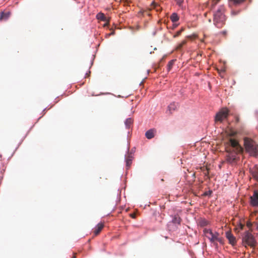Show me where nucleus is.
Segmentation results:
<instances>
[{
  "label": "nucleus",
  "instance_id": "4be33fe9",
  "mask_svg": "<svg viewBox=\"0 0 258 258\" xmlns=\"http://www.w3.org/2000/svg\"><path fill=\"white\" fill-rule=\"evenodd\" d=\"M151 6L152 7V8L153 9H156L157 11L160 10V8L159 5L155 2H153L151 4Z\"/></svg>",
  "mask_w": 258,
  "mask_h": 258
},
{
  "label": "nucleus",
  "instance_id": "2eb2a0df",
  "mask_svg": "<svg viewBox=\"0 0 258 258\" xmlns=\"http://www.w3.org/2000/svg\"><path fill=\"white\" fill-rule=\"evenodd\" d=\"M170 18L171 21L173 23L177 22L179 19L178 15L176 13L172 14V15L170 16Z\"/></svg>",
  "mask_w": 258,
  "mask_h": 258
},
{
  "label": "nucleus",
  "instance_id": "7ed1b4c3",
  "mask_svg": "<svg viewBox=\"0 0 258 258\" xmlns=\"http://www.w3.org/2000/svg\"><path fill=\"white\" fill-rule=\"evenodd\" d=\"M255 240L251 233L248 231H245L242 236L243 245L245 247L247 245L251 247H253L255 246Z\"/></svg>",
  "mask_w": 258,
  "mask_h": 258
},
{
  "label": "nucleus",
  "instance_id": "6e6552de",
  "mask_svg": "<svg viewBox=\"0 0 258 258\" xmlns=\"http://www.w3.org/2000/svg\"><path fill=\"white\" fill-rule=\"evenodd\" d=\"M226 237L228 239L229 243L234 245L236 244V240L235 237L230 231H227L226 233Z\"/></svg>",
  "mask_w": 258,
  "mask_h": 258
},
{
  "label": "nucleus",
  "instance_id": "bb28decb",
  "mask_svg": "<svg viewBox=\"0 0 258 258\" xmlns=\"http://www.w3.org/2000/svg\"><path fill=\"white\" fill-rule=\"evenodd\" d=\"M208 224V222L205 220H202L201 221V225L202 226H205Z\"/></svg>",
  "mask_w": 258,
  "mask_h": 258
},
{
  "label": "nucleus",
  "instance_id": "7c9ffc66",
  "mask_svg": "<svg viewBox=\"0 0 258 258\" xmlns=\"http://www.w3.org/2000/svg\"><path fill=\"white\" fill-rule=\"evenodd\" d=\"M175 1L178 5H181L183 2V0H175Z\"/></svg>",
  "mask_w": 258,
  "mask_h": 258
},
{
  "label": "nucleus",
  "instance_id": "c85d7f7f",
  "mask_svg": "<svg viewBox=\"0 0 258 258\" xmlns=\"http://www.w3.org/2000/svg\"><path fill=\"white\" fill-rule=\"evenodd\" d=\"M236 132L233 131H231L230 133H229V136L230 137H233L236 135Z\"/></svg>",
  "mask_w": 258,
  "mask_h": 258
},
{
  "label": "nucleus",
  "instance_id": "b1692460",
  "mask_svg": "<svg viewBox=\"0 0 258 258\" xmlns=\"http://www.w3.org/2000/svg\"><path fill=\"white\" fill-rule=\"evenodd\" d=\"M231 2H232L234 5H238L240 4H241L243 2L245 1V0H229Z\"/></svg>",
  "mask_w": 258,
  "mask_h": 258
},
{
  "label": "nucleus",
  "instance_id": "dca6fc26",
  "mask_svg": "<svg viewBox=\"0 0 258 258\" xmlns=\"http://www.w3.org/2000/svg\"><path fill=\"white\" fill-rule=\"evenodd\" d=\"M133 157L131 154H128L127 157H126V165L127 167H129L132 164Z\"/></svg>",
  "mask_w": 258,
  "mask_h": 258
},
{
  "label": "nucleus",
  "instance_id": "a878e982",
  "mask_svg": "<svg viewBox=\"0 0 258 258\" xmlns=\"http://www.w3.org/2000/svg\"><path fill=\"white\" fill-rule=\"evenodd\" d=\"M203 171L204 173L205 176H208L209 174L208 169L207 168L203 167L202 168Z\"/></svg>",
  "mask_w": 258,
  "mask_h": 258
},
{
  "label": "nucleus",
  "instance_id": "39448f33",
  "mask_svg": "<svg viewBox=\"0 0 258 258\" xmlns=\"http://www.w3.org/2000/svg\"><path fill=\"white\" fill-rule=\"evenodd\" d=\"M203 232L205 236L210 240L212 243H213L215 245L217 244L215 243V241L217 236H219V233H213L211 229H204Z\"/></svg>",
  "mask_w": 258,
  "mask_h": 258
},
{
  "label": "nucleus",
  "instance_id": "20e7f679",
  "mask_svg": "<svg viewBox=\"0 0 258 258\" xmlns=\"http://www.w3.org/2000/svg\"><path fill=\"white\" fill-rule=\"evenodd\" d=\"M229 110L227 108L221 109L216 115L215 120L216 122H222L224 119L228 117Z\"/></svg>",
  "mask_w": 258,
  "mask_h": 258
},
{
  "label": "nucleus",
  "instance_id": "0eeeda50",
  "mask_svg": "<svg viewBox=\"0 0 258 258\" xmlns=\"http://www.w3.org/2000/svg\"><path fill=\"white\" fill-rule=\"evenodd\" d=\"M250 204L253 206H258V192L255 190L252 196L250 197Z\"/></svg>",
  "mask_w": 258,
  "mask_h": 258
},
{
  "label": "nucleus",
  "instance_id": "393cba45",
  "mask_svg": "<svg viewBox=\"0 0 258 258\" xmlns=\"http://www.w3.org/2000/svg\"><path fill=\"white\" fill-rule=\"evenodd\" d=\"M184 30V28H181L180 30L178 31L173 36L174 37H178L180 35L181 32Z\"/></svg>",
  "mask_w": 258,
  "mask_h": 258
},
{
  "label": "nucleus",
  "instance_id": "f03ea898",
  "mask_svg": "<svg viewBox=\"0 0 258 258\" xmlns=\"http://www.w3.org/2000/svg\"><path fill=\"white\" fill-rule=\"evenodd\" d=\"M244 142L246 151L251 156L256 157L258 155V145L255 142L248 138H244Z\"/></svg>",
  "mask_w": 258,
  "mask_h": 258
},
{
  "label": "nucleus",
  "instance_id": "a211bd4d",
  "mask_svg": "<svg viewBox=\"0 0 258 258\" xmlns=\"http://www.w3.org/2000/svg\"><path fill=\"white\" fill-rule=\"evenodd\" d=\"M253 177L258 182V169H255L251 171Z\"/></svg>",
  "mask_w": 258,
  "mask_h": 258
},
{
  "label": "nucleus",
  "instance_id": "ddd939ff",
  "mask_svg": "<svg viewBox=\"0 0 258 258\" xmlns=\"http://www.w3.org/2000/svg\"><path fill=\"white\" fill-rule=\"evenodd\" d=\"M181 221L180 217L178 215L173 216L171 222L174 224L180 225Z\"/></svg>",
  "mask_w": 258,
  "mask_h": 258
},
{
  "label": "nucleus",
  "instance_id": "c9c22d12",
  "mask_svg": "<svg viewBox=\"0 0 258 258\" xmlns=\"http://www.w3.org/2000/svg\"><path fill=\"white\" fill-rule=\"evenodd\" d=\"M173 27L174 28H175L176 27H177V25H173Z\"/></svg>",
  "mask_w": 258,
  "mask_h": 258
},
{
  "label": "nucleus",
  "instance_id": "473e14b6",
  "mask_svg": "<svg viewBox=\"0 0 258 258\" xmlns=\"http://www.w3.org/2000/svg\"><path fill=\"white\" fill-rule=\"evenodd\" d=\"M130 216L134 219L136 218V214L135 213H132L130 214Z\"/></svg>",
  "mask_w": 258,
  "mask_h": 258
},
{
  "label": "nucleus",
  "instance_id": "cd10ccee",
  "mask_svg": "<svg viewBox=\"0 0 258 258\" xmlns=\"http://www.w3.org/2000/svg\"><path fill=\"white\" fill-rule=\"evenodd\" d=\"M216 241H217L218 242H219L221 244H223V239L221 237H220L219 236H218L217 237V239H216Z\"/></svg>",
  "mask_w": 258,
  "mask_h": 258
},
{
  "label": "nucleus",
  "instance_id": "2f4dec72",
  "mask_svg": "<svg viewBox=\"0 0 258 258\" xmlns=\"http://www.w3.org/2000/svg\"><path fill=\"white\" fill-rule=\"evenodd\" d=\"M238 226L240 230H242L243 229L244 225L241 223H239Z\"/></svg>",
  "mask_w": 258,
  "mask_h": 258
},
{
  "label": "nucleus",
  "instance_id": "9d476101",
  "mask_svg": "<svg viewBox=\"0 0 258 258\" xmlns=\"http://www.w3.org/2000/svg\"><path fill=\"white\" fill-rule=\"evenodd\" d=\"M103 227H104L103 223H98L95 227L94 231L95 235H97L98 234H99Z\"/></svg>",
  "mask_w": 258,
  "mask_h": 258
},
{
  "label": "nucleus",
  "instance_id": "aec40b11",
  "mask_svg": "<svg viewBox=\"0 0 258 258\" xmlns=\"http://www.w3.org/2000/svg\"><path fill=\"white\" fill-rule=\"evenodd\" d=\"M211 3L210 6V10H213L215 6L218 4V3L220 1V0H210Z\"/></svg>",
  "mask_w": 258,
  "mask_h": 258
},
{
  "label": "nucleus",
  "instance_id": "1a4fd4ad",
  "mask_svg": "<svg viewBox=\"0 0 258 258\" xmlns=\"http://www.w3.org/2000/svg\"><path fill=\"white\" fill-rule=\"evenodd\" d=\"M96 19L100 21L106 22V23L104 25V27L107 26L109 24V20L106 18L104 14L101 12H100L96 15Z\"/></svg>",
  "mask_w": 258,
  "mask_h": 258
},
{
  "label": "nucleus",
  "instance_id": "f257e3e1",
  "mask_svg": "<svg viewBox=\"0 0 258 258\" xmlns=\"http://www.w3.org/2000/svg\"><path fill=\"white\" fill-rule=\"evenodd\" d=\"M225 8L223 5H220L213 13V23L218 28H222L225 24L226 17L225 15Z\"/></svg>",
  "mask_w": 258,
  "mask_h": 258
},
{
  "label": "nucleus",
  "instance_id": "5701e85b",
  "mask_svg": "<svg viewBox=\"0 0 258 258\" xmlns=\"http://www.w3.org/2000/svg\"><path fill=\"white\" fill-rule=\"evenodd\" d=\"M186 43V40H183L180 43H179L176 47L177 49H181L182 46Z\"/></svg>",
  "mask_w": 258,
  "mask_h": 258
},
{
  "label": "nucleus",
  "instance_id": "f8f14e48",
  "mask_svg": "<svg viewBox=\"0 0 258 258\" xmlns=\"http://www.w3.org/2000/svg\"><path fill=\"white\" fill-rule=\"evenodd\" d=\"M236 153H229L228 155L227 156V160L230 163H234L236 160Z\"/></svg>",
  "mask_w": 258,
  "mask_h": 258
},
{
  "label": "nucleus",
  "instance_id": "423d86ee",
  "mask_svg": "<svg viewBox=\"0 0 258 258\" xmlns=\"http://www.w3.org/2000/svg\"><path fill=\"white\" fill-rule=\"evenodd\" d=\"M229 143L231 146L234 149V152L236 154L240 153L242 152V148L236 140L231 138L229 139Z\"/></svg>",
  "mask_w": 258,
  "mask_h": 258
},
{
  "label": "nucleus",
  "instance_id": "f3484780",
  "mask_svg": "<svg viewBox=\"0 0 258 258\" xmlns=\"http://www.w3.org/2000/svg\"><path fill=\"white\" fill-rule=\"evenodd\" d=\"M10 13H4L2 12L1 13V16H0V20H6L7 19L9 16H10Z\"/></svg>",
  "mask_w": 258,
  "mask_h": 258
},
{
  "label": "nucleus",
  "instance_id": "412c9836",
  "mask_svg": "<svg viewBox=\"0 0 258 258\" xmlns=\"http://www.w3.org/2000/svg\"><path fill=\"white\" fill-rule=\"evenodd\" d=\"M175 60L172 59L167 64V71L169 72L172 68L175 62Z\"/></svg>",
  "mask_w": 258,
  "mask_h": 258
},
{
  "label": "nucleus",
  "instance_id": "c756f323",
  "mask_svg": "<svg viewBox=\"0 0 258 258\" xmlns=\"http://www.w3.org/2000/svg\"><path fill=\"white\" fill-rule=\"evenodd\" d=\"M235 120L236 123H238L239 122V117L238 115L235 116Z\"/></svg>",
  "mask_w": 258,
  "mask_h": 258
},
{
  "label": "nucleus",
  "instance_id": "9b49d317",
  "mask_svg": "<svg viewBox=\"0 0 258 258\" xmlns=\"http://www.w3.org/2000/svg\"><path fill=\"white\" fill-rule=\"evenodd\" d=\"M155 130L154 129H150L146 132L145 134L146 137L148 139H151L154 137Z\"/></svg>",
  "mask_w": 258,
  "mask_h": 258
},
{
  "label": "nucleus",
  "instance_id": "f704fd0d",
  "mask_svg": "<svg viewBox=\"0 0 258 258\" xmlns=\"http://www.w3.org/2000/svg\"><path fill=\"white\" fill-rule=\"evenodd\" d=\"M207 13H205L204 14V16H205V17H206V16H207Z\"/></svg>",
  "mask_w": 258,
  "mask_h": 258
},
{
  "label": "nucleus",
  "instance_id": "4468645a",
  "mask_svg": "<svg viewBox=\"0 0 258 258\" xmlns=\"http://www.w3.org/2000/svg\"><path fill=\"white\" fill-rule=\"evenodd\" d=\"M177 104L173 102L169 105L168 109L170 113H171L172 111H174L177 108Z\"/></svg>",
  "mask_w": 258,
  "mask_h": 258
},
{
  "label": "nucleus",
  "instance_id": "72a5a7b5",
  "mask_svg": "<svg viewBox=\"0 0 258 258\" xmlns=\"http://www.w3.org/2000/svg\"><path fill=\"white\" fill-rule=\"evenodd\" d=\"M220 33L224 36H226L227 34V31L226 30L222 31L220 32Z\"/></svg>",
  "mask_w": 258,
  "mask_h": 258
},
{
  "label": "nucleus",
  "instance_id": "6ab92c4d",
  "mask_svg": "<svg viewBox=\"0 0 258 258\" xmlns=\"http://www.w3.org/2000/svg\"><path fill=\"white\" fill-rule=\"evenodd\" d=\"M133 123V119L132 118H127L125 121V124L127 128H130Z\"/></svg>",
  "mask_w": 258,
  "mask_h": 258
}]
</instances>
